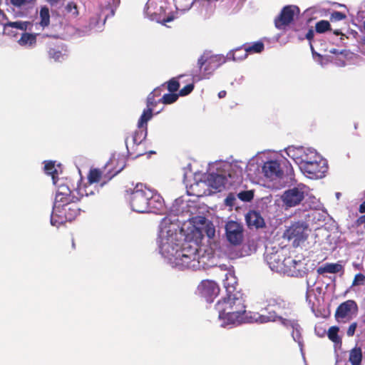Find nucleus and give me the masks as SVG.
I'll list each match as a JSON object with an SVG mask.
<instances>
[{"label": "nucleus", "mask_w": 365, "mask_h": 365, "mask_svg": "<svg viewBox=\"0 0 365 365\" xmlns=\"http://www.w3.org/2000/svg\"><path fill=\"white\" fill-rule=\"evenodd\" d=\"M276 317L277 316L274 314H271L270 316L260 315L258 318L255 319L254 320L255 322H259L260 323H265L270 321H274Z\"/></svg>", "instance_id": "42"}, {"label": "nucleus", "mask_w": 365, "mask_h": 365, "mask_svg": "<svg viewBox=\"0 0 365 365\" xmlns=\"http://www.w3.org/2000/svg\"><path fill=\"white\" fill-rule=\"evenodd\" d=\"M283 168H286V175L289 176L290 179H292L294 170L291 164L287 159L282 160L281 163H279L277 160L267 161L264 163L262 167V171L267 178L271 180H275L283 177L284 173Z\"/></svg>", "instance_id": "7"}, {"label": "nucleus", "mask_w": 365, "mask_h": 365, "mask_svg": "<svg viewBox=\"0 0 365 365\" xmlns=\"http://www.w3.org/2000/svg\"><path fill=\"white\" fill-rule=\"evenodd\" d=\"M342 267L339 264L327 263L324 267H320L317 269V272L320 274L324 273L335 274L341 271Z\"/></svg>", "instance_id": "27"}, {"label": "nucleus", "mask_w": 365, "mask_h": 365, "mask_svg": "<svg viewBox=\"0 0 365 365\" xmlns=\"http://www.w3.org/2000/svg\"><path fill=\"white\" fill-rule=\"evenodd\" d=\"M279 319L281 321L282 324L286 327H291L292 328H295V326L299 327L297 322L295 320H289L287 319H284L281 317H279Z\"/></svg>", "instance_id": "45"}, {"label": "nucleus", "mask_w": 365, "mask_h": 365, "mask_svg": "<svg viewBox=\"0 0 365 365\" xmlns=\"http://www.w3.org/2000/svg\"><path fill=\"white\" fill-rule=\"evenodd\" d=\"M227 95V92L225 91H220L219 93H218V97L220 98H225Z\"/></svg>", "instance_id": "52"}, {"label": "nucleus", "mask_w": 365, "mask_h": 365, "mask_svg": "<svg viewBox=\"0 0 365 365\" xmlns=\"http://www.w3.org/2000/svg\"><path fill=\"white\" fill-rule=\"evenodd\" d=\"M359 211L360 213H364L365 212V200L360 205Z\"/></svg>", "instance_id": "51"}, {"label": "nucleus", "mask_w": 365, "mask_h": 365, "mask_svg": "<svg viewBox=\"0 0 365 365\" xmlns=\"http://www.w3.org/2000/svg\"><path fill=\"white\" fill-rule=\"evenodd\" d=\"M267 260L269 267L272 269H276L278 272H281V269L282 267V256L278 253H272L269 255L267 256Z\"/></svg>", "instance_id": "24"}, {"label": "nucleus", "mask_w": 365, "mask_h": 365, "mask_svg": "<svg viewBox=\"0 0 365 365\" xmlns=\"http://www.w3.org/2000/svg\"><path fill=\"white\" fill-rule=\"evenodd\" d=\"M362 350L359 346H355L349 352V361L351 365H361Z\"/></svg>", "instance_id": "25"}, {"label": "nucleus", "mask_w": 365, "mask_h": 365, "mask_svg": "<svg viewBox=\"0 0 365 365\" xmlns=\"http://www.w3.org/2000/svg\"><path fill=\"white\" fill-rule=\"evenodd\" d=\"M307 151L309 153L304 151L300 156L301 170L309 178H322L328 170L326 161L318 156L316 152L310 150Z\"/></svg>", "instance_id": "4"}, {"label": "nucleus", "mask_w": 365, "mask_h": 365, "mask_svg": "<svg viewBox=\"0 0 365 365\" xmlns=\"http://www.w3.org/2000/svg\"><path fill=\"white\" fill-rule=\"evenodd\" d=\"M145 13L150 20L164 26L175 19V12L165 0H149L145 5Z\"/></svg>", "instance_id": "5"}, {"label": "nucleus", "mask_w": 365, "mask_h": 365, "mask_svg": "<svg viewBox=\"0 0 365 365\" xmlns=\"http://www.w3.org/2000/svg\"><path fill=\"white\" fill-rule=\"evenodd\" d=\"M331 29V25L328 21L321 20L315 25V30L319 34L324 33Z\"/></svg>", "instance_id": "36"}, {"label": "nucleus", "mask_w": 365, "mask_h": 365, "mask_svg": "<svg viewBox=\"0 0 365 365\" xmlns=\"http://www.w3.org/2000/svg\"><path fill=\"white\" fill-rule=\"evenodd\" d=\"M86 188V187H79L76 191L79 195V197L68 200V202L53 204L51 215L52 225L59 227L66 222L74 220L79 215L82 208L79 206L78 202L84 195L88 196Z\"/></svg>", "instance_id": "2"}, {"label": "nucleus", "mask_w": 365, "mask_h": 365, "mask_svg": "<svg viewBox=\"0 0 365 365\" xmlns=\"http://www.w3.org/2000/svg\"><path fill=\"white\" fill-rule=\"evenodd\" d=\"M18 43L22 46H34L36 43V35L25 32L21 35Z\"/></svg>", "instance_id": "28"}, {"label": "nucleus", "mask_w": 365, "mask_h": 365, "mask_svg": "<svg viewBox=\"0 0 365 365\" xmlns=\"http://www.w3.org/2000/svg\"><path fill=\"white\" fill-rule=\"evenodd\" d=\"M357 311L356 303L354 300H347L339 304L336 308L334 316L337 322H344V319H350Z\"/></svg>", "instance_id": "14"}, {"label": "nucleus", "mask_w": 365, "mask_h": 365, "mask_svg": "<svg viewBox=\"0 0 365 365\" xmlns=\"http://www.w3.org/2000/svg\"><path fill=\"white\" fill-rule=\"evenodd\" d=\"M8 20L6 15L0 9V25L4 26V33H6V24H8Z\"/></svg>", "instance_id": "46"}, {"label": "nucleus", "mask_w": 365, "mask_h": 365, "mask_svg": "<svg viewBox=\"0 0 365 365\" xmlns=\"http://www.w3.org/2000/svg\"><path fill=\"white\" fill-rule=\"evenodd\" d=\"M40 25L42 27H46L49 25L50 23V14L49 10L47 7L44 6L41 9L40 11Z\"/></svg>", "instance_id": "33"}, {"label": "nucleus", "mask_w": 365, "mask_h": 365, "mask_svg": "<svg viewBox=\"0 0 365 365\" xmlns=\"http://www.w3.org/2000/svg\"><path fill=\"white\" fill-rule=\"evenodd\" d=\"M236 296L232 299L234 301L231 304L232 311L230 312H233V316L229 317L228 321H226V324H239L253 322L252 319H248L242 295L240 292H236Z\"/></svg>", "instance_id": "9"}, {"label": "nucleus", "mask_w": 365, "mask_h": 365, "mask_svg": "<svg viewBox=\"0 0 365 365\" xmlns=\"http://www.w3.org/2000/svg\"><path fill=\"white\" fill-rule=\"evenodd\" d=\"M282 264L281 272L289 276L299 277L305 273L304 263L300 259L297 260L292 257H283Z\"/></svg>", "instance_id": "12"}, {"label": "nucleus", "mask_w": 365, "mask_h": 365, "mask_svg": "<svg viewBox=\"0 0 365 365\" xmlns=\"http://www.w3.org/2000/svg\"><path fill=\"white\" fill-rule=\"evenodd\" d=\"M359 220H360L361 222L365 223V215L360 217Z\"/></svg>", "instance_id": "56"}, {"label": "nucleus", "mask_w": 365, "mask_h": 365, "mask_svg": "<svg viewBox=\"0 0 365 365\" xmlns=\"http://www.w3.org/2000/svg\"><path fill=\"white\" fill-rule=\"evenodd\" d=\"M207 236L209 237V238H213L214 236H215V227L211 225H207L205 227V230Z\"/></svg>", "instance_id": "47"}, {"label": "nucleus", "mask_w": 365, "mask_h": 365, "mask_svg": "<svg viewBox=\"0 0 365 365\" xmlns=\"http://www.w3.org/2000/svg\"><path fill=\"white\" fill-rule=\"evenodd\" d=\"M72 246H73V247H75V243H74V241H73V240L72 241Z\"/></svg>", "instance_id": "59"}, {"label": "nucleus", "mask_w": 365, "mask_h": 365, "mask_svg": "<svg viewBox=\"0 0 365 365\" xmlns=\"http://www.w3.org/2000/svg\"><path fill=\"white\" fill-rule=\"evenodd\" d=\"M48 57L51 59H53L55 61H59L63 58V55L61 52V49L58 46H50L47 51Z\"/></svg>", "instance_id": "31"}, {"label": "nucleus", "mask_w": 365, "mask_h": 365, "mask_svg": "<svg viewBox=\"0 0 365 365\" xmlns=\"http://www.w3.org/2000/svg\"><path fill=\"white\" fill-rule=\"evenodd\" d=\"M227 239L234 245H240L243 240L242 225L235 221H229L225 225Z\"/></svg>", "instance_id": "13"}, {"label": "nucleus", "mask_w": 365, "mask_h": 365, "mask_svg": "<svg viewBox=\"0 0 365 365\" xmlns=\"http://www.w3.org/2000/svg\"><path fill=\"white\" fill-rule=\"evenodd\" d=\"M130 204L133 211L143 213L159 210L163 202L160 195L154 193L145 185L137 184L131 192Z\"/></svg>", "instance_id": "1"}, {"label": "nucleus", "mask_w": 365, "mask_h": 365, "mask_svg": "<svg viewBox=\"0 0 365 365\" xmlns=\"http://www.w3.org/2000/svg\"><path fill=\"white\" fill-rule=\"evenodd\" d=\"M299 328H300L299 326V327L295 326V328H292L293 329L292 336H293L294 340L298 342H300V340L302 339Z\"/></svg>", "instance_id": "48"}, {"label": "nucleus", "mask_w": 365, "mask_h": 365, "mask_svg": "<svg viewBox=\"0 0 365 365\" xmlns=\"http://www.w3.org/2000/svg\"><path fill=\"white\" fill-rule=\"evenodd\" d=\"M103 173L100 169L93 168L90 170L88 175V180L90 184L99 182L102 178Z\"/></svg>", "instance_id": "30"}, {"label": "nucleus", "mask_w": 365, "mask_h": 365, "mask_svg": "<svg viewBox=\"0 0 365 365\" xmlns=\"http://www.w3.org/2000/svg\"><path fill=\"white\" fill-rule=\"evenodd\" d=\"M164 89H165V83L164 84H162L159 87H157L156 88H155L150 93V95L153 96V97H155V98H161V95H162V93L164 91Z\"/></svg>", "instance_id": "44"}, {"label": "nucleus", "mask_w": 365, "mask_h": 365, "mask_svg": "<svg viewBox=\"0 0 365 365\" xmlns=\"http://www.w3.org/2000/svg\"><path fill=\"white\" fill-rule=\"evenodd\" d=\"M120 170H118L115 171V173H114V174H113V175H112V176H111L110 178H111L112 177H113L114 175H115L117 173H118L120 172Z\"/></svg>", "instance_id": "58"}, {"label": "nucleus", "mask_w": 365, "mask_h": 365, "mask_svg": "<svg viewBox=\"0 0 365 365\" xmlns=\"http://www.w3.org/2000/svg\"><path fill=\"white\" fill-rule=\"evenodd\" d=\"M299 13V9L297 6L287 5L282 8L280 14L274 19L275 27L283 29L289 25L294 19V16Z\"/></svg>", "instance_id": "11"}, {"label": "nucleus", "mask_w": 365, "mask_h": 365, "mask_svg": "<svg viewBox=\"0 0 365 365\" xmlns=\"http://www.w3.org/2000/svg\"><path fill=\"white\" fill-rule=\"evenodd\" d=\"M346 18V16L345 14L341 12V11H334L331 14V21H341Z\"/></svg>", "instance_id": "43"}, {"label": "nucleus", "mask_w": 365, "mask_h": 365, "mask_svg": "<svg viewBox=\"0 0 365 365\" xmlns=\"http://www.w3.org/2000/svg\"><path fill=\"white\" fill-rule=\"evenodd\" d=\"M194 89V84L193 83H189L184 86L182 89L179 91V96H185L188 94H190Z\"/></svg>", "instance_id": "41"}, {"label": "nucleus", "mask_w": 365, "mask_h": 365, "mask_svg": "<svg viewBox=\"0 0 365 365\" xmlns=\"http://www.w3.org/2000/svg\"><path fill=\"white\" fill-rule=\"evenodd\" d=\"M161 103V101H160V98L157 99L155 97H153L151 95H148L147 98V108L144 109L143 111V113L141 115H150V120L152 119L153 116V108L156 107V106Z\"/></svg>", "instance_id": "26"}, {"label": "nucleus", "mask_w": 365, "mask_h": 365, "mask_svg": "<svg viewBox=\"0 0 365 365\" xmlns=\"http://www.w3.org/2000/svg\"><path fill=\"white\" fill-rule=\"evenodd\" d=\"M334 34L336 36H339V35H342L341 32L339 30H336L334 31Z\"/></svg>", "instance_id": "54"}, {"label": "nucleus", "mask_w": 365, "mask_h": 365, "mask_svg": "<svg viewBox=\"0 0 365 365\" xmlns=\"http://www.w3.org/2000/svg\"><path fill=\"white\" fill-rule=\"evenodd\" d=\"M346 365H347V364H346Z\"/></svg>", "instance_id": "61"}, {"label": "nucleus", "mask_w": 365, "mask_h": 365, "mask_svg": "<svg viewBox=\"0 0 365 365\" xmlns=\"http://www.w3.org/2000/svg\"><path fill=\"white\" fill-rule=\"evenodd\" d=\"M238 197L244 202H250L254 197V193L252 190L242 191L238 194Z\"/></svg>", "instance_id": "39"}, {"label": "nucleus", "mask_w": 365, "mask_h": 365, "mask_svg": "<svg viewBox=\"0 0 365 365\" xmlns=\"http://www.w3.org/2000/svg\"><path fill=\"white\" fill-rule=\"evenodd\" d=\"M357 327V323L353 322L351 324L347 329L346 334L348 336H353L354 335L356 329Z\"/></svg>", "instance_id": "49"}, {"label": "nucleus", "mask_w": 365, "mask_h": 365, "mask_svg": "<svg viewBox=\"0 0 365 365\" xmlns=\"http://www.w3.org/2000/svg\"><path fill=\"white\" fill-rule=\"evenodd\" d=\"M44 170L48 175H51L53 183L56 185L57 182L56 179L58 175V171L55 168L54 163L52 161H48L46 163Z\"/></svg>", "instance_id": "29"}, {"label": "nucleus", "mask_w": 365, "mask_h": 365, "mask_svg": "<svg viewBox=\"0 0 365 365\" xmlns=\"http://www.w3.org/2000/svg\"><path fill=\"white\" fill-rule=\"evenodd\" d=\"M282 201L288 207H294L299 205L304 198L303 188L299 187L286 190L282 196Z\"/></svg>", "instance_id": "16"}, {"label": "nucleus", "mask_w": 365, "mask_h": 365, "mask_svg": "<svg viewBox=\"0 0 365 365\" xmlns=\"http://www.w3.org/2000/svg\"><path fill=\"white\" fill-rule=\"evenodd\" d=\"M365 284V275L361 273H358L355 275L351 286L364 285Z\"/></svg>", "instance_id": "40"}, {"label": "nucleus", "mask_w": 365, "mask_h": 365, "mask_svg": "<svg viewBox=\"0 0 365 365\" xmlns=\"http://www.w3.org/2000/svg\"><path fill=\"white\" fill-rule=\"evenodd\" d=\"M265 302L267 304L266 309L267 310L270 308H275L278 309H284L286 305L284 300L279 296L277 295L268 294L266 297Z\"/></svg>", "instance_id": "23"}, {"label": "nucleus", "mask_w": 365, "mask_h": 365, "mask_svg": "<svg viewBox=\"0 0 365 365\" xmlns=\"http://www.w3.org/2000/svg\"><path fill=\"white\" fill-rule=\"evenodd\" d=\"M200 295L207 302H212V298L217 296L220 292L218 285L211 280H203L197 287Z\"/></svg>", "instance_id": "17"}, {"label": "nucleus", "mask_w": 365, "mask_h": 365, "mask_svg": "<svg viewBox=\"0 0 365 365\" xmlns=\"http://www.w3.org/2000/svg\"><path fill=\"white\" fill-rule=\"evenodd\" d=\"M227 180L225 176L215 173L210 174L207 178L208 185L215 192L223 190L225 188Z\"/></svg>", "instance_id": "21"}, {"label": "nucleus", "mask_w": 365, "mask_h": 365, "mask_svg": "<svg viewBox=\"0 0 365 365\" xmlns=\"http://www.w3.org/2000/svg\"><path fill=\"white\" fill-rule=\"evenodd\" d=\"M243 51H244V48L243 49L242 48V51L236 53L237 56H242L243 54Z\"/></svg>", "instance_id": "57"}, {"label": "nucleus", "mask_w": 365, "mask_h": 365, "mask_svg": "<svg viewBox=\"0 0 365 365\" xmlns=\"http://www.w3.org/2000/svg\"><path fill=\"white\" fill-rule=\"evenodd\" d=\"M178 93L170 92V93H165L161 98H160V101H161L162 103L168 105L175 103L178 99Z\"/></svg>", "instance_id": "35"}, {"label": "nucleus", "mask_w": 365, "mask_h": 365, "mask_svg": "<svg viewBox=\"0 0 365 365\" xmlns=\"http://www.w3.org/2000/svg\"><path fill=\"white\" fill-rule=\"evenodd\" d=\"M76 197H79V195L78 196L75 195L74 191H71L68 186L66 185H59L56 193L53 204L68 202V200H73Z\"/></svg>", "instance_id": "20"}, {"label": "nucleus", "mask_w": 365, "mask_h": 365, "mask_svg": "<svg viewBox=\"0 0 365 365\" xmlns=\"http://www.w3.org/2000/svg\"><path fill=\"white\" fill-rule=\"evenodd\" d=\"M167 84V88L170 93H174L178 91L180 88V83L179 81L175 78H173L168 81L165 83Z\"/></svg>", "instance_id": "38"}, {"label": "nucleus", "mask_w": 365, "mask_h": 365, "mask_svg": "<svg viewBox=\"0 0 365 365\" xmlns=\"http://www.w3.org/2000/svg\"><path fill=\"white\" fill-rule=\"evenodd\" d=\"M200 251V247L195 242H185L180 250L176 251L173 264L180 269H200L203 267Z\"/></svg>", "instance_id": "3"}, {"label": "nucleus", "mask_w": 365, "mask_h": 365, "mask_svg": "<svg viewBox=\"0 0 365 365\" xmlns=\"http://www.w3.org/2000/svg\"><path fill=\"white\" fill-rule=\"evenodd\" d=\"M226 62V57L223 55H210L203 53L197 61V66L202 77L200 79L207 78L218 67Z\"/></svg>", "instance_id": "8"}, {"label": "nucleus", "mask_w": 365, "mask_h": 365, "mask_svg": "<svg viewBox=\"0 0 365 365\" xmlns=\"http://www.w3.org/2000/svg\"><path fill=\"white\" fill-rule=\"evenodd\" d=\"M339 327L336 326L331 327L327 332L328 338L334 343L341 344V339L338 335Z\"/></svg>", "instance_id": "32"}, {"label": "nucleus", "mask_w": 365, "mask_h": 365, "mask_svg": "<svg viewBox=\"0 0 365 365\" xmlns=\"http://www.w3.org/2000/svg\"><path fill=\"white\" fill-rule=\"evenodd\" d=\"M243 48L244 51L242 56H237L236 54L237 52L242 51V47H240L235 49L232 53H228L227 58L235 61L243 60L247 58L248 53H261L264 48V45L261 41H256L251 46L245 44Z\"/></svg>", "instance_id": "15"}, {"label": "nucleus", "mask_w": 365, "mask_h": 365, "mask_svg": "<svg viewBox=\"0 0 365 365\" xmlns=\"http://www.w3.org/2000/svg\"><path fill=\"white\" fill-rule=\"evenodd\" d=\"M306 227L300 222L292 224L284 232V236L289 240L294 239V241H301L306 239Z\"/></svg>", "instance_id": "19"}, {"label": "nucleus", "mask_w": 365, "mask_h": 365, "mask_svg": "<svg viewBox=\"0 0 365 365\" xmlns=\"http://www.w3.org/2000/svg\"><path fill=\"white\" fill-rule=\"evenodd\" d=\"M127 141H128V138H126L125 140V144H127Z\"/></svg>", "instance_id": "60"}, {"label": "nucleus", "mask_w": 365, "mask_h": 365, "mask_svg": "<svg viewBox=\"0 0 365 365\" xmlns=\"http://www.w3.org/2000/svg\"><path fill=\"white\" fill-rule=\"evenodd\" d=\"M120 0H105L104 3H101L99 6V13L97 14V17H92L90 19V26L96 27L100 23L103 25L105 24L108 18L114 16L115 9L119 5Z\"/></svg>", "instance_id": "10"}, {"label": "nucleus", "mask_w": 365, "mask_h": 365, "mask_svg": "<svg viewBox=\"0 0 365 365\" xmlns=\"http://www.w3.org/2000/svg\"><path fill=\"white\" fill-rule=\"evenodd\" d=\"M246 221L249 227L260 228L265 225L260 213L255 210H251L246 215Z\"/></svg>", "instance_id": "22"}, {"label": "nucleus", "mask_w": 365, "mask_h": 365, "mask_svg": "<svg viewBox=\"0 0 365 365\" xmlns=\"http://www.w3.org/2000/svg\"><path fill=\"white\" fill-rule=\"evenodd\" d=\"M150 120V115H141L138 120L137 129L133 134V141L135 144H140L148 135V123Z\"/></svg>", "instance_id": "18"}, {"label": "nucleus", "mask_w": 365, "mask_h": 365, "mask_svg": "<svg viewBox=\"0 0 365 365\" xmlns=\"http://www.w3.org/2000/svg\"><path fill=\"white\" fill-rule=\"evenodd\" d=\"M65 11L70 17L76 18L78 14V7L73 1H69L65 6Z\"/></svg>", "instance_id": "34"}, {"label": "nucleus", "mask_w": 365, "mask_h": 365, "mask_svg": "<svg viewBox=\"0 0 365 365\" xmlns=\"http://www.w3.org/2000/svg\"><path fill=\"white\" fill-rule=\"evenodd\" d=\"M314 36V31L312 29H310L308 31V32L307 33V34H306V38L309 41L311 49L312 51H313L314 48H313V46L311 44V42L313 40Z\"/></svg>", "instance_id": "50"}, {"label": "nucleus", "mask_w": 365, "mask_h": 365, "mask_svg": "<svg viewBox=\"0 0 365 365\" xmlns=\"http://www.w3.org/2000/svg\"><path fill=\"white\" fill-rule=\"evenodd\" d=\"M224 287L226 289L227 296L217 302L215 304V309L218 312L219 319L223 320V323L226 324V321H228L229 317L233 316L232 311V302L234 301V297L236 296V287L232 285H230L228 279L224 281Z\"/></svg>", "instance_id": "6"}, {"label": "nucleus", "mask_w": 365, "mask_h": 365, "mask_svg": "<svg viewBox=\"0 0 365 365\" xmlns=\"http://www.w3.org/2000/svg\"><path fill=\"white\" fill-rule=\"evenodd\" d=\"M330 53H333V54H339V53L342 54L343 51L339 52V50H337L336 48H332L330 50Z\"/></svg>", "instance_id": "53"}, {"label": "nucleus", "mask_w": 365, "mask_h": 365, "mask_svg": "<svg viewBox=\"0 0 365 365\" xmlns=\"http://www.w3.org/2000/svg\"><path fill=\"white\" fill-rule=\"evenodd\" d=\"M29 22L27 21H9L6 24V31L9 28H15L21 31H26L27 29Z\"/></svg>", "instance_id": "37"}, {"label": "nucleus", "mask_w": 365, "mask_h": 365, "mask_svg": "<svg viewBox=\"0 0 365 365\" xmlns=\"http://www.w3.org/2000/svg\"><path fill=\"white\" fill-rule=\"evenodd\" d=\"M48 1L50 2L51 4H56L58 1H60V0H48Z\"/></svg>", "instance_id": "55"}]
</instances>
